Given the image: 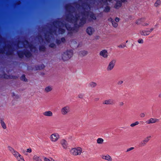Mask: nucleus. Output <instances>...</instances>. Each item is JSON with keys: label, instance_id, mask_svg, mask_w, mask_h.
I'll use <instances>...</instances> for the list:
<instances>
[{"label": "nucleus", "instance_id": "nucleus-53", "mask_svg": "<svg viewBox=\"0 0 161 161\" xmlns=\"http://www.w3.org/2000/svg\"><path fill=\"white\" fill-rule=\"evenodd\" d=\"M46 40H47V41H48V40H47V39H46Z\"/></svg>", "mask_w": 161, "mask_h": 161}, {"label": "nucleus", "instance_id": "nucleus-37", "mask_svg": "<svg viewBox=\"0 0 161 161\" xmlns=\"http://www.w3.org/2000/svg\"><path fill=\"white\" fill-rule=\"evenodd\" d=\"M123 83V81L122 80H119V81L117 83V85H121Z\"/></svg>", "mask_w": 161, "mask_h": 161}, {"label": "nucleus", "instance_id": "nucleus-16", "mask_svg": "<svg viewBox=\"0 0 161 161\" xmlns=\"http://www.w3.org/2000/svg\"><path fill=\"white\" fill-rule=\"evenodd\" d=\"M158 121V119L156 118H151L146 121L147 124H154Z\"/></svg>", "mask_w": 161, "mask_h": 161}, {"label": "nucleus", "instance_id": "nucleus-38", "mask_svg": "<svg viewBox=\"0 0 161 161\" xmlns=\"http://www.w3.org/2000/svg\"><path fill=\"white\" fill-rule=\"evenodd\" d=\"M32 152V150L31 148H29L27 149L26 150V152L28 153H31Z\"/></svg>", "mask_w": 161, "mask_h": 161}, {"label": "nucleus", "instance_id": "nucleus-46", "mask_svg": "<svg viewBox=\"0 0 161 161\" xmlns=\"http://www.w3.org/2000/svg\"><path fill=\"white\" fill-rule=\"evenodd\" d=\"M61 41L62 42H64L65 41V39L64 38H62L61 39Z\"/></svg>", "mask_w": 161, "mask_h": 161}, {"label": "nucleus", "instance_id": "nucleus-25", "mask_svg": "<svg viewBox=\"0 0 161 161\" xmlns=\"http://www.w3.org/2000/svg\"><path fill=\"white\" fill-rule=\"evenodd\" d=\"M161 2L160 0H157L154 4L155 7H158L160 5Z\"/></svg>", "mask_w": 161, "mask_h": 161}, {"label": "nucleus", "instance_id": "nucleus-19", "mask_svg": "<svg viewBox=\"0 0 161 161\" xmlns=\"http://www.w3.org/2000/svg\"><path fill=\"white\" fill-rule=\"evenodd\" d=\"M102 158L108 161H112V160L111 157L108 154L106 155L102 156Z\"/></svg>", "mask_w": 161, "mask_h": 161}, {"label": "nucleus", "instance_id": "nucleus-20", "mask_svg": "<svg viewBox=\"0 0 161 161\" xmlns=\"http://www.w3.org/2000/svg\"><path fill=\"white\" fill-rule=\"evenodd\" d=\"M52 90V86H48L45 87L44 90V91L45 92L48 93L51 91Z\"/></svg>", "mask_w": 161, "mask_h": 161}, {"label": "nucleus", "instance_id": "nucleus-39", "mask_svg": "<svg viewBox=\"0 0 161 161\" xmlns=\"http://www.w3.org/2000/svg\"><path fill=\"white\" fill-rule=\"evenodd\" d=\"M118 47L119 48H124L126 47V46L125 45L122 44L119 46Z\"/></svg>", "mask_w": 161, "mask_h": 161}, {"label": "nucleus", "instance_id": "nucleus-44", "mask_svg": "<svg viewBox=\"0 0 161 161\" xmlns=\"http://www.w3.org/2000/svg\"><path fill=\"white\" fill-rule=\"evenodd\" d=\"M133 149H134V147H131L130 148H129L128 149H127V152H128V151H129L131 150H132Z\"/></svg>", "mask_w": 161, "mask_h": 161}, {"label": "nucleus", "instance_id": "nucleus-10", "mask_svg": "<svg viewBox=\"0 0 161 161\" xmlns=\"http://www.w3.org/2000/svg\"><path fill=\"white\" fill-rule=\"evenodd\" d=\"M18 46L19 48L26 47L27 46H29L30 48H31L29 44L27 41H25L24 42H19L18 44Z\"/></svg>", "mask_w": 161, "mask_h": 161}, {"label": "nucleus", "instance_id": "nucleus-23", "mask_svg": "<svg viewBox=\"0 0 161 161\" xmlns=\"http://www.w3.org/2000/svg\"><path fill=\"white\" fill-rule=\"evenodd\" d=\"M145 20V19L143 18H140L137 19L135 22V23L137 25L140 24L142 22H143Z\"/></svg>", "mask_w": 161, "mask_h": 161}, {"label": "nucleus", "instance_id": "nucleus-8", "mask_svg": "<svg viewBox=\"0 0 161 161\" xmlns=\"http://www.w3.org/2000/svg\"><path fill=\"white\" fill-rule=\"evenodd\" d=\"M14 156L17 161H25L23 157L18 152L14 153Z\"/></svg>", "mask_w": 161, "mask_h": 161}, {"label": "nucleus", "instance_id": "nucleus-9", "mask_svg": "<svg viewBox=\"0 0 161 161\" xmlns=\"http://www.w3.org/2000/svg\"><path fill=\"white\" fill-rule=\"evenodd\" d=\"M154 30L153 28H151L149 30H143L140 31L141 35L143 36H146L149 35L150 33L151 32Z\"/></svg>", "mask_w": 161, "mask_h": 161}, {"label": "nucleus", "instance_id": "nucleus-42", "mask_svg": "<svg viewBox=\"0 0 161 161\" xmlns=\"http://www.w3.org/2000/svg\"><path fill=\"white\" fill-rule=\"evenodd\" d=\"M124 105V103L122 102H121L119 103V105L120 106H122Z\"/></svg>", "mask_w": 161, "mask_h": 161}, {"label": "nucleus", "instance_id": "nucleus-34", "mask_svg": "<svg viewBox=\"0 0 161 161\" xmlns=\"http://www.w3.org/2000/svg\"><path fill=\"white\" fill-rule=\"evenodd\" d=\"M137 41H138V43L140 44H142L144 42L143 40L142 39H139Z\"/></svg>", "mask_w": 161, "mask_h": 161}, {"label": "nucleus", "instance_id": "nucleus-31", "mask_svg": "<svg viewBox=\"0 0 161 161\" xmlns=\"http://www.w3.org/2000/svg\"><path fill=\"white\" fill-rule=\"evenodd\" d=\"M139 123L138 121H136L135 123L131 124L130 126L132 127H133L136 125H138Z\"/></svg>", "mask_w": 161, "mask_h": 161}, {"label": "nucleus", "instance_id": "nucleus-13", "mask_svg": "<svg viewBox=\"0 0 161 161\" xmlns=\"http://www.w3.org/2000/svg\"><path fill=\"white\" fill-rule=\"evenodd\" d=\"M95 31V30L94 28L91 26L88 27L86 30L87 33L89 35L93 34Z\"/></svg>", "mask_w": 161, "mask_h": 161}, {"label": "nucleus", "instance_id": "nucleus-30", "mask_svg": "<svg viewBox=\"0 0 161 161\" xmlns=\"http://www.w3.org/2000/svg\"><path fill=\"white\" fill-rule=\"evenodd\" d=\"M1 124L2 127L3 129H6V126L5 123L4 121L1 120Z\"/></svg>", "mask_w": 161, "mask_h": 161}, {"label": "nucleus", "instance_id": "nucleus-26", "mask_svg": "<svg viewBox=\"0 0 161 161\" xmlns=\"http://www.w3.org/2000/svg\"><path fill=\"white\" fill-rule=\"evenodd\" d=\"M97 85V84L96 82H91L90 83L89 86L90 87L92 88H94Z\"/></svg>", "mask_w": 161, "mask_h": 161}, {"label": "nucleus", "instance_id": "nucleus-14", "mask_svg": "<svg viewBox=\"0 0 161 161\" xmlns=\"http://www.w3.org/2000/svg\"><path fill=\"white\" fill-rule=\"evenodd\" d=\"M18 54L20 58L23 57L25 55L26 57L29 58L31 56V54L29 52H26L24 53H18Z\"/></svg>", "mask_w": 161, "mask_h": 161}, {"label": "nucleus", "instance_id": "nucleus-7", "mask_svg": "<svg viewBox=\"0 0 161 161\" xmlns=\"http://www.w3.org/2000/svg\"><path fill=\"white\" fill-rule=\"evenodd\" d=\"M70 112V107L68 106L64 107L61 109V113L63 115H67Z\"/></svg>", "mask_w": 161, "mask_h": 161}, {"label": "nucleus", "instance_id": "nucleus-3", "mask_svg": "<svg viewBox=\"0 0 161 161\" xmlns=\"http://www.w3.org/2000/svg\"><path fill=\"white\" fill-rule=\"evenodd\" d=\"M73 53L71 51H66L63 53L62 55V59L64 61L69 60L72 57Z\"/></svg>", "mask_w": 161, "mask_h": 161}, {"label": "nucleus", "instance_id": "nucleus-49", "mask_svg": "<svg viewBox=\"0 0 161 161\" xmlns=\"http://www.w3.org/2000/svg\"><path fill=\"white\" fill-rule=\"evenodd\" d=\"M50 161H55L52 158H51Z\"/></svg>", "mask_w": 161, "mask_h": 161}, {"label": "nucleus", "instance_id": "nucleus-22", "mask_svg": "<svg viewBox=\"0 0 161 161\" xmlns=\"http://www.w3.org/2000/svg\"><path fill=\"white\" fill-rule=\"evenodd\" d=\"M43 114L45 116L51 117L53 116V114L51 111H48L44 112L43 113Z\"/></svg>", "mask_w": 161, "mask_h": 161}, {"label": "nucleus", "instance_id": "nucleus-52", "mask_svg": "<svg viewBox=\"0 0 161 161\" xmlns=\"http://www.w3.org/2000/svg\"><path fill=\"white\" fill-rule=\"evenodd\" d=\"M46 40H47V41H48V40H47V39H46Z\"/></svg>", "mask_w": 161, "mask_h": 161}, {"label": "nucleus", "instance_id": "nucleus-47", "mask_svg": "<svg viewBox=\"0 0 161 161\" xmlns=\"http://www.w3.org/2000/svg\"><path fill=\"white\" fill-rule=\"evenodd\" d=\"M22 79H24V80H25V75H23L22 76Z\"/></svg>", "mask_w": 161, "mask_h": 161}, {"label": "nucleus", "instance_id": "nucleus-21", "mask_svg": "<svg viewBox=\"0 0 161 161\" xmlns=\"http://www.w3.org/2000/svg\"><path fill=\"white\" fill-rule=\"evenodd\" d=\"M103 103L104 104L112 105L114 104V102L111 100L109 99L104 101Z\"/></svg>", "mask_w": 161, "mask_h": 161}, {"label": "nucleus", "instance_id": "nucleus-32", "mask_svg": "<svg viewBox=\"0 0 161 161\" xmlns=\"http://www.w3.org/2000/svg\"><path fill=\"white\" fill-rule=\"evenodd\" d=\"M66 8L67 10H69V9H71V8H72V6L71 5L69 4L66 5Z\"/></svg>", "mask_w": 161, "mask_h": 161}, {"label": "nucleus", "instance_id": "nucleus-41", "mask_svg": "<svg viewBox=\"0 0 161 161\" xmlns=\"http://www.w3.org/2000/svg\"><path fill=\"white\" fill-rule=\"evenodd\" d=\"M149 24L148 23H145L142 25L143 26H147L149 25Z\"/></svg>", "mask_w": 161, "mask_h": 161}, {"label": "nucleus", "instance_id": "nucleus-48", "mask_svg": "<svg viewBox=\"0 0 161 161\" xmlns=\"http://www.w3.org/2000/svg\"><path fill=\"white\" fill-rule=\"evenodd\" d=\"M50 161H55L52 158H51Z\"/></svg>", "mask_w": 161, "mask_h": 161}, {"label": "nucleus", "instance_id": "nucleus-27", "mask_svg": "<svg viewBox=\"0 0 161 161\" xmlns=\"http://www.w3.org/2000/svg\"><path fill=\"white\" fill-rule=\"evenodd\" d=\"M111 19V21L112 25L114 27H115V28L117 27L118 25V24L117 23V22H116L115 21Z\"/></svg>", "mask_w": 161, "mask_h": 161}, {"label": "nucleus", "instance_id": "nucleus-51", "mask_svg": "<svg viewBox=\"0 0 161 161\" xmlns=\"http://www.w3.org/2000/svg\"><path fill=\"white\" fill-rule=\"evenodd\" d=\"M127 42H128V41H126V42L127 43Z\"/></svg>", "mask_w": 161, "mask_h": 161}, {"label": "nucleus", "instance_id": "nucleus-18", "mask_svg": "<svg viewBox=\"0 0 161 161\" xmlns=\"http://www.w3.org/2000/svg\"><path fill=\"white\" fill-rule=\"evenodd\" d=\"M32 160L33 161H42L40 157L37 155H34L32 157Z\"/></svg>", "mask_w": 161, "mask_h": 161}, {"label": "nucleus", "instance_id": "nucleus-11", "mask_svg": "<svg viewBox=\"0 0 161 161\" xmlns=\"http://www.w3.org/2000/svg\"><path fill=\"white\" fill-rule=\"evenodd\" d=\"M116 61L115 60L113 59L109 62L107 68V70L110 71L114 68L116 63Z\"/></svg>", "mask_w": 161, "mask_h": 161}, {"label": "nucleus", "instance_id": "nucleus-50", "mask_svg": "<svg viewBox=\"0 0 161 161\" xmlns=\"http://www.w3.org/2000/svg\"><path fill=\"white\" fill-rule=\"evenodd\" d=\"M159 97H161V93L159 95Z\"/></svg>", "mask_w": 161, "mask_h": 161}, {"label": "nucleus", "instance_id": "nucleus-24", "mask_svg": "<svg viewBox=\"0 0 161 161\" xmlns=\"http://www.w3.org/2000/svg\"><path fill=\"white\" fill-rule=\"evenodd\" d=\"M88 54V52L86 51H82L80 52L79 54L81 56H85Z\"/></svg>", "mask_w": 161, "mask_h": 161}, {"label": "nucleus", "instance_id": "nucleus-1", "mask_svg": "<svg viewBox=\"0 0 161 161\" xmlns=\"http://www.w3.org/2000/svg\"><path fill=\"white\" fill-rule=\"evenodd\" d=\"M83 7L85 12L81 14L80 16L77 15L75 17L69 16L67 20L74 23L75 25H78L79 26H81L85 23L87 17H90L94 20L96 19L95 16L92 12H88L90 10V7L88 5L85 4L83 5Z\"/></svg>", "mask_w": 161, "mask_h": 161}, {"label": "nucleus", "instance_id": "nucleus-28", "mask_svg": "<svg viewBox=\"0 0 161 161\" xmlns=\"http://www.w3.org/2000/svg\"><path fill=\"white\" fill-rule=\"evenodd\" d=\"M104 141L103 139L101 138H98L97 140V142L99 144H102Z\"/></svg>", "mask_w": 161, "mask_h": 161}, {"label": "nucleus", "instance_id": "nucleus-36", "mask_svg": "<svg viewBox=\"0 0 161 161\" xmlns=\"http://www.w3.org/2000/svg\"><path fill=\"white\" fill-rule=\"evenodd\" d=\"M50 46L52 48H55L56 47V45L54 43H51L50 44Z\"/></svg>", "mask_w": 161, "mask_h": 161}, {"label": "nucleus", "instance_id": "nucleus-17", "mask_svg": "<svg viewBox=\"0 0 161 161\" xmlns=\"http://www.w3.org/2000/svg\"><path fill=\"white\" fill-rule=\"evenodd\" d=\"M61 144L64 149H67V148L68 144L65 140H62L61 141Z\"/></svg>", "mask_w": 161, "mask_h": 161}, {"label": "nucleus", "instance_id": "nucleus-4", "mask_svg": "<svg viewBox=\"0 0 161 161\" xmlns=\"http://www.w3.org/2000/svg\"><path fill=\"white\" fill-rule=\"evenodd\" d=\"M60 138L59 134L57 132H54L50 136L49 139L52 142H57Z\"/></svg>", "mask_w": 161, "mask_h": 161}, {"label": "nucleus", "instance_id": "nucleus-2", "mask_svg": "<svg viewBox=\"0 0 161 161\" xmlns=\"http://www.w3.org/2000/svg\"><path fill=\"white\" fill-rule=\"evenodd\" d=\"M82 152V149L80 147L72 148L70 151L71 153L74 156L79 155L81 154Z\"/></svg>", "mask_w": 161, "mask_h": 161}, {"label": "nucleus", "instance_id": "nucleus-5", "mask_svg": "<svg viewBox=\"0 0 161 161\" xmlns=\"http://www.w3.org/2000/svg\"><path fill=\"white\" fill-rule=\"evenodd\" d=\"M56 24L59 25L58 26L59 28L58 29V31L59 34H63L65 32V29L66 28L68 30H69V28H68L66 26L63 24H60V22H58L56 23Z\"/></svg>", "mask_w": 161, "mask_h": 161}, {"label": "nucleus", "instance_id": "nucleus-12", "mask_svg": "<svg viewBox=\"0 0 161 161\" xmlns=\"http://www.w3.org/2000/svg\"><path fill=\"white\" fill-rule=\"evenodd\" d=\"M100 56L105 58H107L108 57V53L106 49L103 50L99 53Z\"/></svg>", "mask_w": 161, "mask_h": 161}, {"label": "nucleus", "instance_id": "nucleus-29", "mask_svg": "<svg viewBox=\"0 0 161 161\" xmlns=\"http://www.w3.org/2000/svg\"><path fill=\"white\" fill-rule=\"evenodd\" d=\"M8 149L11 152L13 155L14 153H15V152H17V151H15L12 147H8Z\"/></svg>", "mask_w": 161, "mask_h": 161}, {"label": "nucleus", "instance_id": "nucleus-33", "mask_svg": "<svg viewBox=\"0 0 161 161\" xmlns=\"http://www.w3.org/2000/svg\"><path fill=\"white\" fill-rule=\"evenodd\" d=\"M47 158L46 157H44L43 158V160L44 161H50V158Z\"/></svg>", "mask_w": 161, "mask_h": 161}, {"label": "nucleus", "instance_id": "nucleus-40", "mask_svg": "<svg viewBox=\"0 0 161 161\" xmlns=\"http://www.w3.org/2000/svg\"><path fill=\"white\" fill-rule=\"evenodd\" d=\"M119 21V18L116 17L115 19V21L116 22H118Z\"/></svg>", "mask_w": 161, "mask_h": 161}, {"label": "nucleus", "instance_id": "nucleus-43", "mask_svg": "<svg viewBox=\"0 0 161 161\" xmlns=\"http://www.w3.org/2000/svg\"><path fill=\"white\" fill-rule=\"evenodd\" d=\"M45 48L44 47H41L40 48V50L42 51H44L45 50Z\"/></svg>", "mask_w": 161, "mask_h": 161}, {"label": "nucleus", "instance_id": "nucleus-45", "mask_svg": "<svg viewBox=\"0 0 161 161\" xmlns=\"http://www.w3.org/2000/svg\"><path fill=\"white\" fill-rule=\"evenodd\" d=\"M140 116L141 117L143 118L145 116V114L143 113H142L140 114Z\"/></svg>", "mask_w": 161, "mask_h": 161}, {"label": "nucleus", "instance_id": "nucleus-35", "mask_svg": "<svg viewBox=\"0 0 161 161\" xmlns=\"http://www.w3.org/2000/svg\"><path fill=\"white\" fill-rule=\"evenodd\" d=\"M110 9V8L108 6H107L104 9V11L106 12H108L109 11Z\"/></svg>", "mask_w": 161, "mask_h": 161}, {"label": "nucleus", "instance_id": "nucleus-6", "mask_svg": "<svg viewBox=\"0 0 161 161\" xmlns=\"http://www.w3.org/2000/svg\"><path fill=\"white\" fill-rule=\"evenodd\" d=\"M12 48L11 46H9L5 47L4 50H0V53L2 54H6L8 55H11L12 53H11L12 51Z\"/></svg>", "mask_w": 161, "mask_h": 161}, {"label": "nucleus", "instance_id": "nucleus-15", "mask_svg": "<svg viewBox=\"0 0 161 161\" xmlns=\"http://www.w3.org/2000/svg\"><path fill=\"white\" fill-rule=\"evenodd\" d=\"M151 137V136H148L145 139L142 141L140 143V145L141 146H144L146 145L147 142L150 140Z\"/></svg>", "mask_w": 161, "mask_h": 161}]
</instances>
